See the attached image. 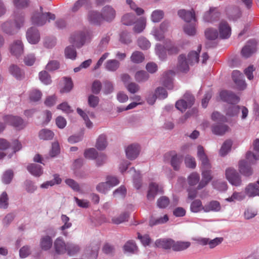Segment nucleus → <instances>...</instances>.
I'll list each match as a JSON object with an SVG mask.
<instances>
[{
  "label": "nucleus",
  "mask_w": 259,
  "mask_h": 259,
  "mask_svg": "<svg viewBox=\"0 0 259 259\" xmlns=\"http://www.w3.org/2000/svg\"><path fill=\"white\" fill-rule=\"evenodd\" d=\"M232 141L230 140L225 141L223 144L220 150V155L222 156L226 155L231 150Z\"/></svg>",
  "instance_id": "49"
},
{
  "label": "nucleus",
  "mask_w": 259,
  "mask_h": 259,
  "mask_svg": "<svg viewBox=\"0 0 259 259\" xmlns=\"http://www.w3.org/2000/svg\"><path fill=\"white\" fill-rule=\"evenodd\" d=\"M225 177L232 186L240 187L242 185V178L237 170L232 167H229L225 170Z\"/></svg>",
  "instance_id": "4"
},
{
  "label": "nucleus",
  "mask_w": 259,
  "mask_h": 259,
  "mask_svg": "<svg viewBox=\"0 0 259 259\" xmlns=\"http://www.w3.org/2000/svg\"><path fill=\"white\" fill-rule=\"evenodd\" d=\"M127 157L130 160H134L137 157L140 152V147L137 144L128 146L125 150Z\"/></svg>",
  "instance_id": "22"
},
{
  "label": "nucleus",
  "mask_w": 259,
  "mask_h": 259,
  "mask_svg": "<svg viewBox=\"0 0 259 259\" xmlns=\"http://www.w3.org/2000/svg\"><path fill=\"white\" fill-rule=\"evenodd\" d=\"M204 206H203L201 201L199 199L194 200L190 205V210L192 212L197 213L204 211Z\"/></svg>",
  "instance_id": "51"
},
{
  "label": "nucleus",
  "mask_w": 259,
  "mask_h": 259,
  "mask_svg": "<svg viewBox=\"0 0 259 259\" xmlns=\"http://www.w3.org/2000/svg\"><path fill=\"white\" fill-rule=\"evenodd\" d=\"M220 95L221 98L223 101L230 104L226 109V115L230 117L237 115L240 111V107L234 105V104L237 103L239 102V98L232 93L227 91L221 92Z\"/></svg>",
  "instance_id": "1"
},
{
  "label": "nucleus",
  "mask_w": 259,
  "mask_h": 259,
  "mask_svg": "<svg viewBox=\"0 0 259 259\" xmlns=\"http://www.w3.org/2000/svg\"><path fill=\"white\" fill-rule=\"evenodd\" d=\"M65 55L67 58L72 60L75 59L77 55L76 51L73 46H68L65 50Z\"/></svg>",
  "instance_id": "57"
},
{
  "label": "nucleus",
  "mask_w": 259,
  "mask_h": 259,
  "mask_svg": "<svg viewBox=\"0 0 259 259\" xmlns=\"http://www.w3.org/2000/svg\"><path fill=\"white\" fill-rule=\"evenodd\" d=\"M193 240L200 245H205L208 244L210 248H213L220 244L222 242L223 239L222 238H215L210 240L206 238L197 237L193 238Z\"/></svg>",
  "instance_id": "12"
},
{
  "label": "nucleus",
  "mask_w": 259,
  "mask_h": 259,
  "mask_svg": "<svg viewBox=\"0 0 259 259\" xmlns=\"http://www.w3.org/2000/svg\"><path fill=\"white\" fill-rule=\"evenodd\" d=\"M205 36L208 39L214 40L218 37L219 34L216 29L209 28L205 30Z\"/></svg>",
  "instance_id": "58"
},
{
  "label": "nucleus",
  "mask_w": 259,
  "mask_h": 259,
  "mask_svg": "<svg viewBox=\"0 0 259 259\" xmlns=\"http://www.w3.org/2000/svg\"><path fill=\"white\" fill-rule=\"evenodd\" d=\"M229 127L226 124H217L212 127V133L217 135H223L228 132Z\"/></svg>",
  "instance_id": "42"
},
{
  "label": "nucleus",
  "mask_w": 259,
  "mask_h": 259,
  "mask_svg": "<svg viewBox=\"0 0 259 259\" xmlns=\"http://www.w3.org/2000/svg\"><path fill=\"white\" fill-rule=\"evenodd\" d=\"M101 14L103 20L111 22L115 18L116 12L111 6L106 5L102 9Z\"/></svg>",
  "instance_id": "9"
},
{
  "label": "nucleus",
  "mask_w": 259,
  "mask_h": 259,
  "mask_svg": "<svg viewBox=\"0 0 259 259\" xmlns=\"http://www.w3.org/2000/svg\"><path fill=\"white\" fill-rule=\"evenodd\" d=\"M221 205L219 202L212 201L204 206V211H219L221 209Z\"/></svg>",
  "instance_id": "44"
},
{
  "label": "nucleus",
  "mask_w": 259,
  "mask_h": 259,
  "mask_svg": "<svg viewBox=\"0 0 259 259\" xmlns=\"http://www.w3.org/2000/svg\"><path fill=\"white\" fill-rule=\"evenodd\" d=\"M23 60L26 65L30 66L34 64L36 57L34 54H28L24 56Z\"/></svg>",
  "instance_id": "64"
},
{
  "label": "nucleus",
  "mask_w": 259,
  "mask_h": 259,
  "mask_svg": "<svg viewBox=\"0 0 259 259\" xmlns=\"http://www.w3.org/2000/svg\"><path fill=\"white\" fill-rule=\"evenodd\" d=\"M200 180V176L196 172H192L187 178L188 184L190 186H195L199 184Z\"/></svg>",
  "instance_id": "47"
},
{
  "label": "nucleus",
  "mask_w": 259,
  "mask_h": 259,
  "mask_svg": "<svg viewBox=\"0 0 259 259\" xmlns=\"http://www.w3.org/2000/svg\"><path fill=\"white\" fill-rule=\"evenodd\" d=\"M174 72L168 71L163 73L161 79L162 83L169 90L172 89V77L174 76Z\"/></svg>",
  "instance_id": "25"
},
{
  "label": "nucleus",
  "mask_w": 259,
  "mask_h": 259,
  "mask_svg": "<svg viewBox=\"0 0 259 259\" xmlns=\"http://www.w3.org/2000/svg\"><path fill=\"white\" fill-rule=\"evenodd\" d=\"M4 120L6 123L12 125L18 130L24 129L27 124V123L20 117L11 115L4 116Z\"/></svg>",
  "instance_id": "6"
},
{
  "label": "nucleus",
  "mask_w": 259,
  "mask_h": 259,
  "mask_svg": "<svg viewBox=\"0 0 259 259\" xmlns=\"http://www.w3.org/2000/svg\"><path fill=\"white\" fill-rule=\"evenodd\" d=\"M136 23L133 27V31L137 33L142 32L146 26V19L144 17H141L136 20Z\"/></svg>",
  "instance_id": "31"
},
{
  "label": "nucleus",
  "mask_w": 259,
  "mask_h": 259,
  "mask_svg": "<svg viewBox=\"0 0 259 259\" xmlns=\"http://www.w3.org/2000/svg\"><path fill=\"white\" fill-rule=\"evenodd\" d=\"M98 153L95 148H89L84 152V156L86 158L94 159L98 156Z\"/></svg>",
  "instance_id": "63"
},
{
  "label": "nucleus",
  "mask_w": 259,
  "mask_h": 259,
  "mask_svg": "<svg viewBox=\"0 0 259 259\" xmlns=\"http://www.w3.org/2000/svg\"><path fill=\"white\" fill-rule=\"evenodd\" d=\"M245 198L246 196L244 192L235 191L230 197L226 198V200L228 202L241 201L245 199Z\"/></svg>",
  "instance_id": "46"
},
{
  "label": "nucleus",
  "mask_w": 259,
  "mask_h": 259,
  "mask_svg": "<svg viewBox=\"0 0 259 259\" xmlns=\"http://www.w3.org/2000/svg\"><path fill=\"white\" fill-rule=\"evenodd\" d=\"M197 156L199 160L201 161V166H208L209 164H211L207 156L205 153L204 148L199 145L197 148Z\"/></svg>",
  "instance_id": "23"
},
{
  "label": "nucleus",
  "mask_w": 259,
  "mask_h": 259,
  "mask_svg": "<svg viewBox=\"0 0 259 259\" xmlns=\"http://www.w3.org/2000/svg\"><path fill=\"white\" fill-rule=\"evenodd\" d=\"M1 31L8 35H12L16 33L17 30L12 21L8 20L3 22L0 26Z\"/></svg>",
  "instance_id": "21"
},
{
  "label": "nucleus",
  "mask_w": 259,
  "mask_h": 259,
  "mask_svg": "<svg viewBox=\"0 0 259 259\" xmlns=\"http://www.w3.org/2000/svg\"><path fill=\"white\" fill-rule=\"evenodd\" d=\"M134 77L136 81L141 83L147 81L149 78V75L144 70H139L135 73Z\"/></svg>",
  "instance_id": "45"
},
{
  "label": "nucleus",
  "mask_w": 259,
  "mask_h": 259,
  "mask_svg": "<svg viewBox=\"0 0 259 259\" xmlns=\"http://www.w3.org/2000/svg\"><path fill=\"white\" fill-rule=\"evenodd\" d=\"M100 245L97 242L90 244L87 248V253L89 259H96L99 250Z\"/></svg>",
  "instance_id": "24"
},
{
  "label": "nucleus",
  "mask_w": 259,
  "mask_h": 259,
  "mask_svg": "<svg viewBox=\"0 0 259 259\" xmlns=\"http://www.w3.org/2000/svg\"><path fill=\"white\" fill-rule=\"evenodd\" d=\"M138 46L143 50H148L151 47L150 42L145 37L141 36L138 39Z\"/></svg>",
  "instance_id": "54"
},
{
  "label": "nucleus",
  "mask_w": 259,
  "mask_h": 259,
  "mask_svg": "<svg viewBox=\"0 0 259 259\" xmlns=\"http://www.w3.org/2000/svg\"><path fill=\"white\" fill-rule=\"evenodd\" d=\"M106 70L114 72L117 70L120 66V63L116 59L107 60L104 64Z\"/></svg>",
  "instance_id": "34"
},
{
  "label": "nucleus",
  "mask_w": 259,
  "mask_h": 259,
  "mask_svg": "<svg viewBox=\"0 0 259 259\" xmlns=\"http://www.w3.org/2000/svg\"><path fill=\"white\" fill-rule=\"evenodd\" d=\"M53 240L51 237L48 235H45L40 239L39 246L43 251H48L52 247Z\"/></svg>",
  "instance_id": "26"
},
{
  "label": "nucleus",
  "mask_w": 259,
  "mask_h": 259,
  "mask_svg": "<svg viewBox=\"0 0 259 259\" xmlns=\"http://www.w3.org/2000/svg\"><path fill=\"white\" fill-rule=\"evenodd\" d=\"M211 165L206 167L204 165L201 166V176L202 179L197 186V189H202L212 180V171L211 170Z\"/></svg>",
  "instance_id": "5"
},
{
  "label": "nucleus",
  "mask_w": 259,
  "mask_h": 259,
  "mask_svg": "<svg viewBox=\"0 0 259 259\" xmlns=\"http://www.w3.org/2000/svg\"><path fill=\"white\" fill-rule=\"evenodd\" d=\"M247 159H241L238 163V170L240 174L245 177H249L253 174L252 167L248 164Z\"/></svg>",
  "instance_id": "14"
},
{
  "label": "nucleus",
  "mask_w": 259,
  "mask_h": 259,
  "mask_svg": "<svg viewBox=\"0 0 259 259\" xmlns=\"http://www.w3.org/2000/svg\"><path fill=\"white\" fill-rule=\"evenodd\" d=\"M179 16L186 22H189L192 20H195V13L193 10L187 11L185 10H181L178 11Z\"/></svg>",
  "instance_id": "29"
},
{
  "label": "nucleus",
  "mask_w": 259,
  "mask_h": 259,
  "mask_svg": "<svg viewBox=\"0 0 259 259\" xmlns=\"http://www.w3.org/2000/svg\"><path fill=\"white\" fill-rule=\"evenodd\" d=\"M174 240L171 239H160L155 241V245L158 247L164 249L172 248Z\"/></svg>",
  "instance_id": "35"
},
{
  "label": "nucleus",
  "mask_w": 259,
  "mask_h": 259,
  "mask_svg": "<svg viewBox=\"0 0 259 259\" xmlns=\"http://www.w3.org/2000/svg\"><path fill=\"white\" fill-rule=\"evenodd\" d=\"M214 188L219 191H226L228 188V185L226 182L221 180H217L212 182Z\"/></svg>",
  "instance_id": "59"
},
{
  "label": "nucleus",
  "mask_w": 259,
  "mask_h": 259,
  "mask_svg": "<svg viewBox=\"0 0 259 259\" xmlns=\"http://www.w3.org/2000/svg\"><path fill=\"white\" fill-rule=\"evenodd\" d=\"M171 156L170 164L175 170H178L182 162L181 157L179 156L175 152L171 151L168 153Z\"/></svg>",
  "instance_id": "27"
},
{
  "label": "nucleus",
  "mask_w": 259,
  "mask_h": 259,
  "mask_svg": "<svg viewBox=\"0 0 259 259\" xmlns=\"http://www.w3.org/2000/svg\"><path fill=\"white\" fill-rule=\"evenodd\" d=\"M256 42L255 40L248 41L242 48L241 55L244 58L249 57L256 51Z\"/></svg>",
  "instance_id": "15"
},
{
  "label": "nucleus",
  "mask_w": 259,
  "mask_h": 259,
  "mask_svg": "<svg viewBox=\"0 0 259 259\" xmlns=\"http://www.w3.org/2000/svg\"><path fill=\"white\" fill-rule=\"evenodd\" d=\"M158 191L159 189L158 185L155 183H151L149 185V190L147 195V199L149 201L154 200Z\"/></svg>",
  "instance_id": "43"
},
{
  "label": "nucleus",
  "mask_w": 259,
  "mask_h": 259,
  "mask_svg": "<svg viewBox=\"0 0 259 259\" xmlns=\"http://www.w3.org/2000/svg\"><path fill=\"white\" fill-rule=\"evenodd\" d=\"M219 36L221 38L227 39L231 35V28L225 21H221L219 25Z\"/></svg>",
  "instance_id": "13"
},
{
  "label": "nucleus",
  "mask_w": 259,
  "mask_h": 259,
  "mask_svg": "<svg viewBox=\"0 0 259 259\" xmlns=\"http://www.w3.org/2000/svg\"><path fill=\"white\" fill-rule=\"evenodd\" d=\"M164 17V13L162 10L154 11L151 15V19L154 23L159 22Z\"/></svg>",
  "instance_id": "56"
},
{
  "label": "nucleus",
  "mask_w": 259,
  "mask_h": 259,
  "mask_svg": "<svg viewBox=\"0 0 259 259\" xmlns=\"http://www.w3.org/2000/svg\"><path fill=\"white\" fill-rule=\"evenodd\" d=\"M155 53L158 56L159 58L161 60H164L166 57V48L160 44H157L155 48Z\"/></svg>",
  "instance_id": "48"
},
{
  "label": "nucleus",
  "mask_w": 259,
  "mask_h": 259,
  "mask_svg": "<svg viewBox=\"0 0 259 259\" xmlns=\"http://www.w3.org/2000/svg\"><path fill=\"white\" fill-rule=\"evenodd\" d=\"M201 49V46L200 45L198 47L197 51H191L187 55L188 60L190 65H192L197 63L199 61V53Z\"/></svg>",
  "instance_id": "32"
},
{
  "label": "nucleus",
  "mask_w": 259,
  "mask_h": 259,
  "mask_svg": "<svg viewBox=\"0 0 259 259\" xmlns=\"http://www.w3.org/2000/svg\"><path fill=\"white\" fill-rule=\"evenodd\" d=\"M259 191V181L256 183H249L244 189L245 196L248 197H254L257 195Z\"/></svg>",
  "instance_id": "20"
},
{
  "label": "nucleus",
  "mask_w": 259,
  "mask_h": 259,
  "mask_svg": "<svg viewBox=\"0 0 259 259\" xmlns=\"http://www.w3.org/2000/svg\"><path fill=\"white\" fill-rule=\"evenodd\" d=\"M189 65L190 64L188 60L187 57L184 54H181L178 57L177 69L182 72H186L189 70Z\"/></svg>",
  "instance_id": "17"
},
{
  "label": "nucleus",
  "mask_w": 259,
  "mask_h": 259,
  "mask_svg": "<svg viewBox=\"0 0 259 259\" xmlns=\"http://www.w3.org/2000/svg\"><path fill=\"white\" fill-rule=\"evenodd\" d=\"M91 5V2L90 0H78L73 5L71 8V11L73 12L78 11L81 7H85L86 8H89Z\"/></svg>",
  "instance_id": "37"
},
{
  "label": "nucleus",
  "mask_w": 259,
  "mask_h": 259,
  "mask_svg": "<svg viewBox=\"0 0 259 259\" xmlns=\"http://www.w3.org/2000/svg\"><path fill=\"white\" fill-rule=\"evenodd\" d=\"M39 79L41 82L45 84H49L52 80L48 73L46 71H42L39 73Z\"/></svg>",
  "instance_id": "62"
},
{
  "label": "nucleus",
  "mask_w": 259,
  "mask_h": 259,
  "mask_svg": "<svg viewBox=\"0 0 259 259\" xmlns=\"http://www.w3.org/2000/svg\"><path fill=\"white\" fill-rule=\"evenodd\" d=\"M9 49L12 55L18 57L23 54L24 46L21 40L16 39L11 44Z\"/></svg>",
  "instance_id": "8"
},
{
  "label": "nucleus",
  "mask_w": 259,
  "mask_h": 259,
  "mask_svg": "<svg viewBox=\"0 0 259 259\" xmlns=\"http://www.w3.org/2000/svg\"><path fill=\"white\" fill-rule=\"evenodd\" d=\"M27 169L32 175L35 177H40L43 173L41 166L37 164H29Z\"/></svg>",
  "instance_id": "33"
},
{
  "label": "nucleus",
  "mask_w": 259,
  "mask_h": 259,
  "mask_svg": "<svg viewBox=\"0 0 259 259\" xmlns=\"http://www.w3.org/2000/svg\"><path fill=\"white\" fill-rule=\"evenodd\" d=\"M9 71L11 75L18 79H21L23 78V72L17 65H11L9 68Z\"/></svg>",
  "instance_id": "40"
},
{
  "label": "nucleus",
  "mask_w": 259,
  "mask_h": 259,
  "mask_svg": "<svg viewBox=\"0 0 259 259\" xmlns=\"http://www.w3.org/2000/svg\"><path fill=\"white\" fill-rule=\"evenodd\" d=\"M233 79L239 90L245 89L246 84L242 74L238 70H234L232 73Z\"/></svg>",
  "instance_id": "19"
},
{
  "label": "nucleus",
  "mask_w": 259,
  "mask_h": 259,
  "mask_svg": "<svg viewBox=\"0 0 259 259\" xmlns=\"http://www.w3.org/2000/svg\"><path fill=\"white\" fill-rule=\"evenodd\" d=\"M87 20L91 24H99L103 20L101 12L95 10L89 11L87 14Z\"/></svg>",
  "instance_id": "18"
},
{
  "label": "nucleus",
  "mask_w": 259,
  "mask_h": 259,
  "mask_svg": "<svg viewBox=\"0 0 259 259\" xmlns=\"http://www.w3.org/2000/svg\"><path fill=\"white\" fill-rule=\"evenodd\" d=\"M194 102V97L189 93H186L183 99L180 100L176 102V107L180 111L184 112L188 108L191 107Z\"/></svg>",
  "instance_id": "7"
},
{
  "label": "nucleus",
  "mask_w": 259,
  "mask_h": 259,
  "mask_svg": "<svg viewBox=\"0 0 259 259\" xmlns=\"http://www.w3.org/2000/svg\"><path fill=\"white\" fill-rule=\"evenodd\" d=\"M92 38L91 32L87 29L77 31L70 37V42L80 48L89 42Z\"/></svg>",
  "instance_id": "2"
},
{
  "label": "nucleus",
  "mask_w": 259,
  "mask_h": 259,
  "mask_svg": "<svg viewBox=\"0 0 259 259\" xmlns=\"http://www.w3.org/2000/svg\"><path fill=\"white\" fill-rule=\"evenodd\" d=\"M126 3L129 6L131 9L134 11L138 15H141L144 13V10L138 7L132 0H126Z\"/></svg>",
  "instance_id": "60"
},
{
  "label": "nucleus",
  "mask_w": 259,
  "mask_h": 259,
  "mask_svg": "<svg viewBox=\"0 0 259 259\" xmlns=\"http://www.w3.org/2000/svg\"><path fill=\"white\" fill-rule=\"evenodd\" d=\"M191 243L188 241H174L172 249L176 251H180L186 249L190 247Z\"/></svg>",
  "instance_id": "41"
},
{
  "label": "nucleus",
  "mask_w": 259,
  "mask_h": 259,
  "mask_svg": "<svg viewBox=\"0 0 259 259\" xmlns=\"http://www.w3.org/2000/svg\"><path fill=\"white\" fill-rule=\"evenodd\" d=\"M128 173L133 177L134 184L135 188L139 189L141 186L140 181L141 177L139 172L136 171L135 168L132 167L128 171Z\"/></svg>",
  "instance_id": "38"
},
{
  "label": "nucleus",
  "mask_w": 259,
  "mask_h": 259,
  "mask_svg": "<svg viewBox=\"0 0 259 259\" xmlns=\"http://www.w3.org/2000/svg\"><path fill=\"white\" fill-rule=\"evenodd\" d=\"M9 198L6 192H3L0 195V208L6 209L8 207Z\"/></svg>",
  "instance_id": "53"
},
{
  "label": "nucleus",
  "mask_w": 259,
  "mask_h": 259,
  "mask_svg": "<svg viewBox=\"0 0 259 259\" xmlns=\"http://www.w3.org/2000/svg\"><path fill=\"white\" fill-rule=\"evenodd\" d=\"M42 96L41 92L37 89L32 90L29 94V99L32 102H37L39 101Z\"/></svg>",
  "instance_id": "61"
},
{
  "label": "nucleus",
  "mask_w": 259,
  "mask_h": 259,
  "mask_svg": "<svg viewBox=\"0 0 259 259\" xmlns=\"http://www.w3.org/2000/svg\"><path fill=\"white\" fill-rule=\"evenodd\" d=\"M26 38L29 43L36 44L40 40V35L35 27L29 28L26 32Z\"/></svg>",
  "instance_id": "16"
},
{
  "label": "nucleus",
  "mask_w": 259,
  "mask_h": 259,
  "mask_svg": "<svg viewBox=\"0 0 259 259\" xmlns=\"http://www.w3.org/2000/svg\"><path fill=\"white\" fill-rule=\"evenodd\" d=\"M42 8H40V11L35 12L32 17L31 21L33 24L37 26H42L47 22H50L51 20H54L55 19L54 14L49 12L43 13Z\"/></svg>",
  "instance_id": "3"
},
{
  "label": "nucleus",
  "mask_w": 259,
  "mask_h": 259,
  "mask_svg": "<svg viewBox=\"0 0 259 259\" xmlns=\"http://www.w3.org/2000/svg\"><path fill=\"white\" fill-rule=\"evenodd\" d=\"M68 242L66 243L62 237L57 238L54 242V248L56 254H64L66 253Z\"/></svg>",
  "instance_id": "10"
},
{
  "label": "nucleus",
  "mask_w": 259,
  "mask_h": 259,
  "mask_svg": "<svg viewBox=\"0 0 259 259\" xmlns=\"http://www.w3.org/2000/svg\"><path fill=\"white\" fill-rule=\"evenodd\" d=\"M54 133L50 130L42 129L39 133V137L44 140H50L53 139Z\"/></svg>",
  "instance_id": "55"
},
{
  "label": "nucleus",
  "mask_w": 259,
  "mask_h": 259,
  "mask_svg": "<svg viewBox=\"0 0 259 259\" xmlns=\"http://www.w3.org/2000/svg\"><path fill=\"white\" fill-rule=\"evenodd\" d=\"M253 149L255 153L248 151L245 156L246 159L251 164H254L257 160H259V139L254 141Z\"/></svg>",
  "instance_id": "11"
},
{
  "label": "nucleus",
  "mask_w": 259,
  "mask_h": 259,
  "mask_svg": "<svg viewBox=\"0 0 259 259\" xmlns=\"http://www.w3.org/2000/svg\"><path fill=\"white\" fill-rule=\"evenodd\" d=\"M108 145L107 137L105 135L102 134L97 139L96 147L99 150H104Z\"/></svg>",
  "instance_id": "39"
},
{
  "label": "nucleus",
  "mask_w": 259,
  "mask_h": 259,
  "mask_svg": "<svg viewBox=\"0 0 259 259\" xmlns=\"http://www.w3.org/2000/svg\"><path fill=\"white\" fill-rule=\"evenodd\" d=\"M54 179L46 181L40 185V187L42 189H48L50 187H52L56 184H59L61 182V179L59 177L55 175L54 176Z\"/></svg>",
  "instance_id": "50"
},
{
  "label": "nucleus",
  "mask_w": 259,
  "mask_h": 259,
  "mask_svg": "<svg viewBox=\"0 0 259 259\" xmlns=\"http://www.w3.org/2000/svg\"><path fill=\"white\" fill-rule=\"evenodd\" d=\"M144 54L140 51H135L131 56V60L134 63H140L144 60Z\"/></svg>",
  "instance_id": "52"
},
{
  "label": "nucleus",
  "mask_w": 259,
  "mask_h": 259,
  "mask_svg": "<svg viewBox=\"0 0 259 259\" xmlns=\"http://www.w3.org/2000/svg\"><path fill=\"white\" fill-rule=\"evenodd\" d=\"M123 249L125 253L134 254L138 252V247L134 241L129 240L125 243Z\"/></svg>",
  "instance_id": "28"
},
{
  "label": "nucleus",
  "mask_w": 259,
  "mask_h": 259,
  "mask_svg": "<svg viewBox=\"0 0 259 259\" xmlns=\"http://www.w3.org/2000/svg\"><path fill=\"white\" fill-rule=\"evenodd\" d=\"M81 250L80 246L72 242H68V246L66 251L67 254L69 256H74L78 253Z\"/></svg>",
  "instance_id": "30"
},
{
  "label": "nucleus",
  "mask_w": 259,
  "mask_h": 259,
  "mask_svg": "<svg viewBox=\"0 0 259 259\" xmlns=\"http://www.w3.org/2000/svg\"><path fill=\"white\" fill-rule=\"evenodd\" d=\"M136 17L134 14L128 13L122 17L121 22L124 25L131 26L136 23Z\"/></svg>",
  "instance_id": "36"
}]
</instances>
